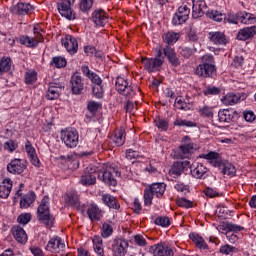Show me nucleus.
Segmentation results:
<instances>
[{
  "label": "nucleus",
  "mask_w": 256,
  "mask_h": 256,
  "mask_svg": "<svg viewBox=\"0 0 256 256\" xmlns=\"http://www.w3.org/2000/svg\"><path fill=\"white\" fill-rule=\"evenodd\" d=\"M31 217V213H22L18 216L17 223H19V225H27V223L31 221Z\"/></svg>",
  "instance_id": "obj_53"
},
{
  "label": "nucleus",
  "mask_w": 256,
  "mask_h": 256,
  "mask_svg": "<svg viewBox=\"0 0 256 256\" xmlns=\"http://www.w3.org/2000/svg\"><path fill=\"white\" fill-rule=\"evenodd\" d=\"M155 225L160 227H169L171 225V220L167 216H161L155 219Z\"/></svg>",
  "instance_id": "obj_51"
},
{
  "label": "nucleus",
  "mask_w": 256,
  "mask_h": 256,
  "mask_svg": "<svg viewBox=\"0 0 256 256\" xmlns=\"http://www.w3.org/2000/svg\"><path fill=\"white\" fill-rule=\"evenodd\" d=\"M204 193H205L206 197H209L210 199H213L214 197H219V192H217V190H215L211 187H207L204 190Z\"/></svg>",
  "instance_id": "obj_63"
},
{
  "label": "nucleus",
  "mask_w": 256,
  "mask_h": 256,
  "mask_svg": "<svg viewBox=\"0 0 256 256\" xmlns=\"http://www.w3.org/2000/svg\"><path fill=\"white\" fill-rule=\"evenodd\" d=\"M47 99L50 101H53L59 97V88L55 86H50L48 88L47 94H46Z\"/></svg>",
  "instance_id": "obj_46"
},
{
  "label": "nucleus",
  "mask_w": 256,
  "mask_h": 256,
  "mask_svg": "<svg viewBox=\"0 0 256 256\" xmlns=\"http://www.w3.org/2000/svg\"><path fill=\"white\" fill-rule=\"evenodd\" d=\"M116 90L120 95L126 97V99H133L137 95L139 88L133 84H129L123 77H117L116 79Z\"/></svg>",
  "instance_id": "obj_4"
},
{
  "label": "nucleus",
  "mask_w": 256,
  "mask_h": 256,
  "mask_svg": "<svg viewBox=\"0 0 256 256\" xmlns=\"http://www.w3.org/2000/svg\"><path fill=\"white\" fill-rule=\"evenodd\" d=\"M156 127L160 129V131H167L169 129V121L161 118H156L154 121Z\"/></svg>",
  "instance_id": "obj_47"
},
{
  "label": "nucleus",
  "mask_w": 256,
  "mask_h": 256,
  "mask_svg": "<svg viewBox=\"0 0 256 256\" xmlns=\"http://www.w3.org/2000/svg\"><path fill=\"white\" fill-rule=\"evenodd\" d=\"M113 141L117 147L125 144V128L115 130Z\"/></svg>",
  "instance_id": "obj_32"
},
{
  "label": "nucleus",
  "mask_w": 256,
  "mask_h": 256,
  "mask_svg": "<svg viewBox=\"0 0 256 256\" xmlns=\"http://www.w3.org/2000/svg\"><path fill=\"white\" fill-rule=\"evenodd\" d=\"M92 20L98 27H105L109 23V15L103 10H95L92 13Z\"/></svg>",
  "instance_id": "obj_17"
},
{
  "label": "nucleus",
  "mask_w": 256,
  "mask_h": 256,
  "mask_svg": "<svg viewBox=\"0 0 256 256\" xmlns=\"http://www.w3.org/2000/svg\"><path fill=\"white\" fill-rule=\"evenodd\" d=\"M12 235L18 243H21V244L27 243V233L22 227L14 226L12 228Z\"/></svg>",
  "instance_id": "obj_26"
},
{
  "label": "nucleus",
  "mask_w": 256,
  "mask_h": 256,
  "mask_svg": "<svg viewBox=\"0 0 256 256\" xmlns=\"http://www.w3.org/2000/svg\"><path fill=\"white\" fill-rule=\"evenodd\" d=\"M165 189H167L165 183H153L148 188H145L143 195L145 207L153 205V197L160 199L165 194Z\"/></svg>",
  "instance_id": "obj_2"
},
{
  "label": "nucleus",
  "mask_w": 256,
  "mask_h": 256,
  "mask_svg": "<svg viewBox=\"0 0 256 256\" xmlns=\"http://www.w3.org/2000/svg\"><path fill=\"white\" fill-rule=\"evenodd\" d=\"M65 48L70 55H75L79 50V43L77 39L71 35H66L65 37Z\"/></svg>",
  "instance_id": "obj_20"
},
{
  "label": "nucleus",
  "mask_w": 256,
  "mask_h": 256,
  "mask_svg": "<svg viewBox=\"0 0 256 256\" xmlns=\"http://www.w3.org/2000/svg\"><path fill=\"white\" fill-rule=\"evenodd\" d=\"M192 3L193 19H199V17H203V15H205V11H207V3L205 0H193Z\"/></svg>",
  "instance_id": "obj_11"
},
{
  "label": "nucleus",
  "mask_w": 256,
  "mask_h": 256,
  "mask_svg": "<svg viewBox=\"0 0 256 256\" xmlns=\"http://www.w3.org/2000/svg\"><path fill=\"white\" fill-rule=\"evenodd\" d=\"M150 253L154 256H175L173 249L163 244H155L150 247Z\"/></svg>",
  "instance_id": "obj_14"
},
{
  "label": "nucleus",
  "mask_w": 256,
  "mask_h": 256,
  "mask_svg": "<svg viewBox=\"0 0 256 256\" xmlns=\"http://www.w3.org/2000/svg\"><path fill=\"white\" fill-rule=\"evenodd\" d=\"M5 151H8V153H13V151H16V149L19 147V144L17 143V140H8L3 145Z\"/></svg>",
  "instance_id": "obj_44"
},
{
  "label": "nucleus",
  "mask_w": 256,
  "mask_h": 256,
  "mask_svg": "<svg viewBox=\"0 0 256 256\" xmlns=\"http://www.w3.org/2000/svg\"><path fill=\"white\" fill-rule=\"evenodd\" d=\"M70 87L73 95H82L85 90V82L81 75L74 73L70 79Z\"/></svg>",
  "instance_id": "obj_5"
},
{
  "label": "nucleus",
  "mask_w": 256,
  "mask_h": 256,
  "mask_svg": "<svg viewBox=\"0 0 256 256\" xmlns=\"http://www.w3.org/2000/svg\"><path fill=\"white\" fill-rule=\"evenodd\" d=\"M79 143V133L77 130L71 128L66 130V147H69L70 149L75 148Z\"/></svg>",
  "instance_id": "obj_18"
},
{
  "label": "nucleus",
  "mask_w": 256,
  "mask_h": 256,
  "mask_svg": "<svg viewBox=\"0 0 256 256\" xmlns=\"http://www.w3.org/2000/svg\"><path fill=\"white\" fill-rule=\"evenodd\" d=\"M209 39L213 45H227L228 40L227 36H225V33L223 32H210L209 33Z\"/></svg>",
  "instance_id": "obj_22"
},
{
  "label": "nucleus",
  "mask_w": 256,
  "mask_h": 256,
  "mask_svg": "<svg viewBox=\"0 0 256 256\" xmlns=\"http://www.w3.org/2000/svg\"><path fill=\"white\" fill-rule=\"evenodd\" d=\"M99 179L109 187H117V177H121L119 169L113 165H104L102 176Z\"/></svg>",
  "instance_id": "obj_3"
},
{
  "label": "nucleus",
  "mask_w": 256,
  "mask_h": 256,
  "mask_svg": "<svg viewBox=\"0 0 256 256\" xmlns=\"http://www.w3.org/2000/svg\"><path fill=\"white\" fill-rule=\"evenodd\" d=\"M77 17V14L75 13V10L71 9V6L69 4L65 5V18L68 19V21H75Z\"/></svg>",
  "instance_id": "obj_48"
},
{
  "label": "nucleus",
  "mask_w": 256,
  "mask_h": 256,
  "mask_svg": "<svg viewBox=\"0 0 256 256\" xmlns=\"http://www.w3.org/2000/svg\"><path fill=\"white\" fill-rule=\"evenodd\" d=\"M81 184L86 186L95 185L97 183V176L93 173L85 174L81 177Z\"/></svg>",
  "instance_id": "obj_38"
},
{
  "label": "nucleus",
  "mask_w": 256,
  "mask_h": 256,
  "mask_svg": "<svg viewBox=\"0 0 256 256\" xmlns=\"http://www.w3.org/2000/svg\"><path fill=\"white\" fill-rule=\"evenodd\" d=\"M63 247V240L61 237L56 236L48 241V244L46 245V251H49L50 253H61V251H63Z\"/></svg>",
  "instance_id": "obj_15"
},
{
  "label": "nucleus",
  "mask_w": 256,
  "mask_h": 256,
  "mask_svg": "<svg viewBox=\"0 0 256 256\" xmlns=\"http://www.w3.org/2000/svg\"><path fill=\"white\" fill-rule=\"evenodd\" d=\"M197 52V48L194 47V49L191 48H182L180 50V55L181 57H183L184 59H189L190 57L193 56V54Z\"/></svg>",
  "instance_id": "obj_54"
},
{
  "label": "nucleus",
  "mask_w": 256,
  "mask_h": 256,
  "mask_svg": "<svg viewBox=\"0 0 256 256\" xmlns=\"http://www.w3.org/2000/svg\"><path fill=\"white\" fill-rule=\"evenodd\" d=\"M141 63L148 73H155V71H159L160 67H163V60L155 58L142 57Z\"/></svg>",
  "instance_id": "obj_9"
},
{
  "label": "nucleus",
  "mask_w": 256,
  "mask_h": 256,
  "mask_svg": "<svg viewBox=\"0 0 256 256\" xmlns=\"http://www.w3.org/2000/svg\"><path fill=\"white\" fill-rule=\"evenodd\" d=\"M37 75V71L33 69L27 70L24 76V83H26V85L37 83Z\"/></svg>",
  "instance_id": "obj_37"
},
{
  "label": "nucleus",
  "mask_w": 256,
  "mask_h": 256,
  "mask_svg": "<svg viewBox=\"0 0 256 256\" xmlns=\"http://www.w3.org/2000/svg\"><path fill=\"white\" fill-rule=\"evenodd\" d=\"M25 169H27V161L19 158L11 160L7 165V171L12 175H21Z\"/></svg>",
  "instance_id": "obj_8"
},
{
  "label": "nucleus",
  "mask_w": 256,
  "mask_h": 256,
  "mask_svg": "<svg viewBox=\"0 0 256 256\" xmlns=\"http://www.w3.org/2000/svg\"><path fill=\"white\" fill-rule=\"evenodd\" d=\"M95 3V0H80V11L83 13H87V11H91L93 8V4Z\"/></svg>",
  "instance_id": "obj_40"
},
{
  "label": "nucleus",
  "mask_w": 256,
  "mask_h": 256,
  "mask_svg": "<svg viewBox=\"0 0 256 256\" xmlns=\"http://www.w3.org/2000/svg\"><path fill=\"white\" fill-rule=\"evenodd\" d=\"M222 173L224 175H228L229 177H235V173H237V169H235V166L231 163L224 164V168Z\"/></svg>",
  "instance_id": "obj_45"
},
{
  "label": "nucleus",
  "mask_w": 256,
  "mask_h": 256,
  "mask_svg": "<svg viewBox=\"0 0 256 256\" xmlns=\"http://www.w3.org/2000/svg\"><path fill=\"white\" fill-rule=\"evenodd\" d=\"M176 13H178V15H181L182 17H184L186 19H189V15L191 13V9H189V7H187V5L180 6Z\"/></svg>",
  "instance_id": "obj_60"
},
{
  "label": "nucleus",
  "mask_w": 256,
  "mask_h": 256,
  "mask_svg": "<svg viewBox=\"0 0 256 256\" xmlns=\"http://www.w3.org/2000/svg\"><path fill=\"white\" fill-rule=\"evenodd\" d=\"M227 21L232 25H237V23H239V12H237L236 14L229 13L227 16Z\"/></svg>",
  "instance_id": "obj_64"
},
{
  "label": "nucleus",
  "mask_w": 256,
  "mask_h": 256,
  "mask_svg": "<svg viewBox=\"0 0 256 256\" xmlns=\"http://www.w3.org/2000/svg\"><path fill=\"white\" fill-rule=\"evenodd\" d=\"M33 35L34 37L40 38V41L44 42L45 38L43 37V28H41V25L36 24L33 27Z\"/></svg>",
  "instance_id": "obj_56"
},
{
  "label": "nucleus",
  "mask_w": 256,
  "mask_h": 256,
  "mask_svg": "<svg viewBox=\"0 0 256 256\" xmlns=\"http://www.w3.org/2000/svg\"><path fill=\"white\" fill-rule=\"evenodd\" d=\"M34 10L35 8L31 4L23 2L18 3L13 8L14 13H16L17 15H27Z\"/></svg>",
  "instance_id": "obj_27"
},
{
  "label": "nucleus",
  "mask_w": 256,
  "mask_h": 256,
  "mask_svg": "<svg viewBox=\"0 0 256 256\" xmlns=\"http://www.w3.org/2000/svg\"><path fill=\"white\" fill-rule=\"evenodd\" d=\"M200 159H206L207 161H216V159H219V153L211 151L207 154L200 155Z\"/></svg>",
  "instance_id": "obj_59"
},
{
  "label": "nucleus",
  "mask_w": 256,
  "mask_h": 256,
  "mask_svg": "<svg viewBox=\"0 0 256 256\" xmlns=\"http://www.w3.org/2000/svg\"><path fill=\"white\" fill-rule=\"evenodd\" d=\"M36 197L37 196L35 195L34 192H28L20 200V208L21 209H29V207H31V205L34 203Z\"/></svg>",
  "instance_id": "obj_29"
},
{
  "label": "nucleus",
  "mask_w": 256,
  "mask_h": 256,
  "mask_svg": "<svg viewBox=\"0 0 256 256\" xmlns=\"http://www.w3.org/2000/svg\"><path fill=\"white\" fill-rule=\"evenodd\" d=\"M102 237L104 239H107V237H111V235H113V226L104 223L102 225V233H101Z\"/></svg>",
  "instance_id": "obj_49"
},
{
  "label": "nucleus",
  "mask_w": 256,
  "mask_h": 256,
  "mask_svg": "<svg viewBox=\"0 0 256 256\" xmlns=\"http://www.w3.org/2000/svg\"><path fill=\"white\" fill-rule=\"evenodd\" d=\"M238 17L239 22L243 23L244 25H251L252 23H255V17L249 12L239 11Z\"/></svg>",
  "instance_id": "obj_31"
},
{
  "label": "nucleus",
  "mask_w": 256,
  "mask_h": 256,
  "mask_svg": "<svg viewBox=\"0 0 256 256\" xmlns=\"http://www.w3.org/2000/svg\"><path fill=\"white\" fill-rule=\"evenodd\" d=\"M87 215L90 221H101V217H103V215L101 214V208H99L97 204H91L88 207Z\"/></svg>",
  "instance_id": "obj_25"
},
{
  "label": "nucleus",
  "mask_w": 256,
  "mask_h": 256,
  "mask_svg": "<svg viewBox=\"0 0 256 256\" xmlns=\"http://www.w3.org/2000/svg\"><path fill=\"white\" fill-rule=\"evenodd\" d=\"M129 247V242L127 240L117 238L114 240L112 245V251L116 256H124L127 253V248Z\"/></svg>",
  "instance_id": "obj_12"
},
{
  "label": "nucleus",
  "mask_w": 256,
  "mask_h": 256,
  "mask_svg": "<svg viewBox=\"0 0 256 256\" xmlns=\"http://www.w3.org/2000/svg\"><path fill=\"white\" fill-rule=\"evenodd\" d=\"M102 203L106 205V207H109V209H120L121 205L119 204V201L117 198L111 194H103L102 195Z\"/></svg>",
  "instance_id": "obj_24"
},
{
  "label": "nucleus",
  "mask_w": 256,
  "mask_h": 256,
  "mask_svg": "<svg viewBox=\"0 0 256 256\" xmlns=\"http://www.w3.org/2000/svg\"><path fill=\"white\" fill-rule=\"evenodd\" d=\"M50 65L56 69H62V67H65V58L61 56H55L52 58Z\"/></svg>",
  "instance_id": "obj_41"
},
{
  "label": "nucleus",
  "mask_w": 256,
  "mask_h": 256,
  "mask_svg": "<svg viewBox=\"0 0 256 256\" xmlns=\"http://www.w3.org/2000/svg\"><path fill=\"white\" fill-rule=\"evenodd\" d=\"M233 112L229 109L220 110L218 112V118L220 123H231L233 121Z\"/></svg>",
  "instance_id": "obj_34"
},
{
  "label": "nucleus",
  "mask_w": 256,
  "mask_h": 256,
  "mask_svg": "<svg viewBox=\"0 0 256 256\" xmlns=\"http://www.w3.org/2000/svg\"><path fill=\"white\" fill-rule=\"evenodd\" d=\"M132 209L136 215H141V211H143V206L141 205V200L139 198H135L132 204Z\"/></svg>",
  "instance_id": "obj_57"
},
{
  "label": "nucleus",
  "mask_w": 256,
  "mask_h": 256,
  "mask_svg": "<svg viewBox=\"0 0 256 256\" xmlns=\"http://www.w3.org/2000/svg\"><path fill=\"white\" fill-rule=\"evenodd\" d=\"M206 15L209 17V19H213V21H217L218 23H221V21H224L225 19V14L217 10H208Z\"/></svg>",
  "instance_id": "obj_39"
},
{
  "label": "nucleus",
  "mask_w": 256,
  "mask_h": 256,
  "mask_svg": "<svg viewBox=\"0 0 256 256\" xmlns=\"http://www.w3.org/2000/svg\"><path fill=\"white\" fill-rule=\"evenodd\" d=\"M176 205H178V207H184L185 209H191L193 202L187 200V198H178L176 199Z\"/></svg>",
  "instance_id": "obj_50"
},
{
  "label": "nucleus",
  "mask_w": 256,
  "mask_h": 256,
  "mask_svg": "<svg viewBox=\"0 0 256 256\" xmlns=\"http://www.w3.org/2000/svg\"><path fill=\"white\" fill-rule=\"evenodd\" d=\"M24 149L32 165H34L35 167H39V165H41V161L39 160V157L37 156V151L35 150V147H33L31 141L27 140L25 142Z\"/></svg>",
  "instance_id": "obj_13"
},
{
  "label": "nucleus",
  "mask_w": 256,
  "mask_h": 256,
  "mask_svg": "<svg viewBox=\"0 0 256 256\" xmlns=\"http://www.w3.org/2000/svg\"><path fill=\"white\" fill-rule=\"evenodd\" d=\"M181 145L179 146L181 159H187L191 155V151L194 149L195 144L191 142V137L185 136L181 140Z\"/></svg>",
  "instance_id": "obj_10"
},
{
  "label": "nucleus",
  "mask_w": 256,
  "mask_h": 256,
  "mask_svg": "<svg viewBox=\"0 0 256 256\" xmlns=\"http://www.w3.org/2000/svg\"><path fill=\"white\" fill-rule=\"evenodd\" d=\"M162 39L164 43H167V47H171V45H175L177 41H179V34L175 32H168L163 34Z\"/></svg>",
  "instance_id": "obj_33"
},
{
  "label": "nucleus",
  "mask_w": 256,
  "mask_h": 256,
  "mask_svg": "<svg viewBox=\"0 0 256 256\" xmlns=\"http://www.w3.org/2000/svg\"><path fill=\"white\" fill-rule=\"evenodd\" d=\"M65 203L68 205V207H74L76 209L81 207V200L79 199L77 190L71 189L66 193Z\"/></svg>",
  "instance_id": "obj_16"
},
{
  "label": "nucleus",
  "mask_w": 256,
  "mask_h": 256,
  "mask_svg": "<svg viewBox=\"0 0 256 256\" xmlns=\"http://www.w3.org/2000/svg\"><path fill=\"white\" fill-rule=\"evenodd\" d=\"M50 202L49 196H44L38 205L37 208V217L41 223H43L48 229L55 223V218L51 216V212L49 210Z\"/></svg>",
  "instance_id": "obj_1"
},
{
  "label": "nucleus",
  "mask_w": 256,
  "mask_h": 256,
  "mask_svg": "<svg viewBox=\"0 0 256 256\" xmlns=\"http://www.w3.org/2000/svg\"><path fill=\"white\" fill-rule=\"evenodd\" d=\"M256 35V26L245 27L238 32L237 39L239 41H247Z\"/></svg>",
  "instance_id": "obj_23"
},
{
  "label": "nucleus",
  "mask_w": 256,
  "mask_h": 256,
  "mask_svg": "<svg viewBox=\"0 0 256 256\" xmlns=\"http://www.w3.org/2000/svg\"><path fill=\"white\" fill-rule=\"evenodd\" d=\"M13 65V61L9 57H2L0 60V74L9 73L11 71V67Z\"/></svg>",
  "instance_id": "obj_35"
},
{
  "label": "nucleus",
  "mask_w": 256,
  "mask_h": 256,
  "mask_svg": "<svg viewBox=\"0 0 256 256\" xmlns=\"http://www.w3.org/2000/svg\"><path fill=\"white\" fill-rule=\"evenodd\" d=\"M225 229H226V231H230V232H234V233L243 231V227H241L240 225H237V224L230 223V222H227L225 224Z\"/></svg>",
  "instance_id": "obj_58"
},
{
  "label": "nucleus",
  "mask_w": 256,
  "mask_h": 256,
  "mask_svg": "<svg viewBox=\"0 0 256 256\" xmlns=\"http://www.w3.org/2000/svg\"><path fill=\"white\" fill-rule=\"evenodd\" d=\"M163 52L172 67H179V65H181V61L179 60L177 53H175V49H173L171 46L164 47Z\"/></svg>",
  "instance_id": "obj_19"
},
{
  "label": "nucleus",
  "mask_w": 256,
  "mask_h": 256,
  "mask_svg": "<svg viewBox=\"0 0 256 256\" xmlns=\"http://www.w3.org/2000/svg\"><path fill=\"white\" fill-rule=\"evenodd\" d=\"M241 101V96L235 93H228L222 98L224 105H237Z\"/></svg>",
  "instance_id": "obj_30"
},
{
  "label": "nucleus",
  "mask_w": 256,
  "mask_h": 256,
  "mask_svg": "<svg viewBox=\"0 0 256 256\" xmlns=\"http://www.w3.org/2000/svg\"><path fill=\"white\" fill-rule=\"evenodd\" d=\"M191 175L195 177V179H203L205 177L208 169L203 164H197L196 166H190Z\"/></svg>",
  "instance_id": "obj_28"
},
{
  "label": "nucleus",
  "mask_w": 256,
  "mask_h": 256,
  "mask_svg": "<svg viewBox=\"0 0 256 256\" xmlns=\"http://www.w3.org/2000/svg\"><path fill=\"white\" fill-rule=\"evenodd\" d=\"M215 73H217V67H215V64H200L195 70V75L202 77L203 79L213 77Z\"/></svg>",
  "instance_id": "obj_6"
},
{
  "label": "nucleus",
  "mask_w": 256,
  "mask_h": 256,
  "mask_svg": "<svg viewBox=\"0 0 256 256\" xmlns=\"http://www.w3.org/2000/svg\"><path fill=\"white\" fill-rule=\"evenodd\" d=\"M13 189V181L10 178H5L0 184V198L7 199Z\"/></svg>",
  "instance_id": "obj_21"
},
{
  "label": "nucleus",
  "mask_w": 256,
  "mask_h": 256,
  "mask_svg": "<svg viewBox=\"0 0 256 256\" xmlns=\"http://www.w3.org/2000/svg\"><path fill=\"white\" fill-rule=\"evenodd\" d=\"M92 93L96 99H103V95H105V89L102 84H96L92 87Z\"/></svg>",
  "instance_id": "obj_42"
},
{
  "label": "nucleus",
  "mask_w": 256,
  "mask_h": 256,
  "mask_svg": "<svg viewBox=\"0 0 256 256\" xmlns=\"http://www.w3.org/2000/svg\"><path fill=\"white\" fill-rule=\"evenodd\" d=\"M243 115H244V119H245V121H247V123H253V121H255V119H256L255 112L251 111V110L244 111Z\"/></svg>",
  "instance_id": "obj_62"
},
{
  "label": "nucleus",
  "mask_w": 256,
  "mask_h": 256,
  "mask_svg": "<svg viewBox=\"0 0 256 256\" xmlns=\"http://www.w3.org/2000/svg\"><path fill=\"white\" fill-rule=\"evenodd\" d=\"M188 19L185 16H181L179 13L176 12L172 19L173 25H183Z\"/></svg>",
  "instance_id": "obj_61"
},
{
  "label": "nucleus",
  "mask_w": 256,
  "mask_h": 256,
  "mask_svg": "<svg viewBox=\"0 0 256 256\" xmlns=\"http://www.w3.org/2000/svg\"><path fill=\"white\" fill-rule=\"evenodd\" d=\"M16 41L28 49H37L39 44L43 43L39 37L29 35H20L18 38H16Z\"/></svg>",
  "instance_id": "obj_7"
},
{
  "label": "nucleus",
  "mask_w": 256,
  "mask_h": 256,
  "mask_svg": "<svg viewBox=\"0 0 256 256\" xmlns=\"http://www.w3.org/2000/svg\"><path fill=\"white\" fill-rule=\"evenodd\" d=\"M183 171H185L183 169V164H181V162H175L170 169V175H175L176 177H179V175H181Z\"/></svg>",
  "instance_id": "obj_43"
},
{
  "label": "nucleus",
  "mask_w": 256,
  "mask_h": 256,
  "mask_svg": "<svg viewBox=\"0 0 256 256\" xmlns=\"http://www.w3.org/2000/svg\"><path fill=\"white\" fill-rule=\"evenodd\" d=\"M198 113H200L201 117H213V107L203 106L198 109Z\"/></svg>",
  "instance_id": "obj_55"
},
{
  "label": "nucleus",
  "mask_w": 256,
  "mask_h": 256,
  "mask_svg": "<svg viewBox=\"0 0 256 256\" xmlns=\"http://www.w3.org/2000/svg\"><path fill=\"white\" fill-rule=\"evenodd\" d=\"M190 239L195 243L196 247L198 249H208L209 246L205 243V240L203 237L199 236L197 233H191L190 234Z\"/></svg>",
  "instance_id": "obj_36"
},
{
  "label": "nucleus",
  "mask_w": 256,
  "mask_h": 256,
  "mask_svg": "<svg viewBox=\"0 0 256 256\" xmlns=\"http://www.w3.org/2000/svg\"><path fill=\"white\" fill-rule=\"evenodd\" d=\"M174 126L175 127H195L196 125H195V122H193V121L176 119L174 121Z\"/></svg>",
  "instance_id": "obj_52"
}]
</instances>
